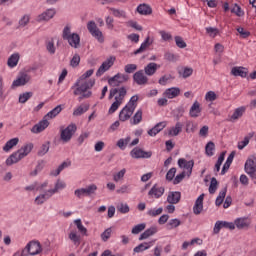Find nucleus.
Wrapping results in <instances>:
<instances>
[{"label": "nucleus", "instance_id": "473e14b6", "mask_svg": "<svg viewBox=\"0 0 256 256\" xmlns=\"http://www.w3.org/2000/svg\"><path fill=\"white\" fill-rule=\"evenodd\" d=\"M19 144V138H12L9 141L6 142V144L3 147V151H5L6 153L11 151V149H13V147H16V145Z\"/></svg>", "mask_w": 256, "mask_h": 256}, {"label": "nucleus", "instance_id": "9b49d317", "mask_svg": "<svg viewBox=\"0 0 256 256\" xmlns=\"http://www.w3.org/2000/svg\"><path fill=\"white\" fill-rule=\"evenodd\" d=\"M23 250L26 252V256L39 255L42 251L41 243H39V241H30Z\"/></svg>", "mask_w": 256, "mask_h": 256}, {"label": "nucleus", "instance_id": "a19ab883", "mask_svg": "<svg viewBox=\"0 0 256 256\" xmlns=\"http://www.w3.org/2000/svg\"><path fill=\"white\" fill-rule=\"evenodd\" d=\"M205 151L208 157H213V155H215V153L213 152L215 151V143H213L212 141L208 142L206 144Z\"/></svg>", "mask_w": 256, "mask_h": 256}, {"label": "nucleus", "instance_id": "79ce46f5", "mask_svg": "<svg viewBox=\"0 0 256 256\" xmlns=\"http://www.w3.org/2000/svg\"><path fill=\"white\" fill-rule=\"evenodd\" d=\"M150 247L151 246L147 242L141 243L134 248V253H143V251H147Z\"/></svg>", "mask_w": 256, "mask_h": 256}, {"label": "nucleus", "instance_id": "9d476101", "mask_svg": "<svg viewBox=\"0 0 256 256\" xmlns=\"http://www.w3.org/2000/svg\"><path fill=\"white\" fill-rule=\"evenodd\" d=\"M127 81H129V75L118 73L108 79V85H110V87H119V85L127 83Z\"/></svg>", "mask_w": 256, "mask_h": 256}, {"label": "nucleus", "instance_id": "e433bc0d", "mask_svg": "<svg viewBox=\"0 0 256 256\" xmlns=\"http://www.w3.org/2000/svg\"><path fill=\"white\" fill-rule=\"evenodd\" d=\"M67 167H71V161L63 162L58 166L55 172H51L50 175L57 177V175H60L61 171H63V169H67Z\"/></svg>", "mask_w": 256, "mask_h": 256}, {"label": "nucleus", "instance_id": "1a4fd4ad", "mask_svg": "<svg viewBox=\"0 0 256 256\" xmlns=\"http://www.w3.org/2000/svg\"><path fill=\"white\" fill-rule=\"evenodd\" d=\"M153 156V152L151 151H145L139 147H135L130 152V157L132 159H151Z\"/></svg>", "mask_w": 256, "mask_h": 256}, {"label": "nucleus", "instance_id": "8fccbe9b", "mask_svg": "<svg viewBox=\"0 0 256 256\" xmlns=\"http://www.w3.org/2000/svg\"><path fill=\"white\" fill-rule=\"evenodd\" d=\"M109 10L112 12V15L114 17H127V13H125L124 10H119V9H116V8H109Z\"/></svg>", "mask_w": 256, "mask_h": 256}, {"label": "nucleus", "instance_id": "bb28decb", "mask_svg": "<svg viewBox=\"0 0 256 256\" xmlns=\"http://www.w3.org/2000/svg\"><path fill=\"white\" fill-rule=\"evenodd\" d=\"M233 159H235V151H232L229 154V156H228V158H227L226 162L224 163L223 168L221 170V175H225L227 173V171H229V168L231 167V163H233Z\"/></svg>", "mask_w": 256, "mask_h": 256}, {"label": "nucleus", "instance_id": "4468645a", "mask_svg": "<svg viewBox=\"0 0 256 256\" xmlns=\"http://www.w3.org/2000/svg\"><path fill=\"white\" fill-rule=\"evenodd\" d=\"M133 81L137 85H147L149 83V78L145 75L143 70H139L134 73Z\"/></svg>", "mask_w": 256, "mask_h": 256}, {"label": "nucleus", "instance_id": "58836bf2", "mask_svg": "<svg viewBox=\"0 0 256 256\" xmlns=\"http://www.w3.org/2000/svg\"><path fill=\"white\" fill-rule=\"evenodd\" d=\"M243 113H245V107L237 108L231 116V121H237V119L243 117Z\"/></svg>", "mask_w": 256, "mask_h": 256}, {"label": "nucleus", "instance_id": "7ed1b4c3", "mask_svg": "<svg viewBox=\"0 0 256 256\" xmlns=\"http://www.w3.org/2000/svg\"><path fill=\"white\" fill-rule=\"evenodd\" d=\"M62 111H63L62 105L56 106L54 109L49 111L39 123H37L31 128V133H34V134L43 133V131H45L47 127H49V120L47 119H55V117H57V115H59V113H61Z\"/></svg>", "mask_w": 256, "mask_h": 256}, {"label": "nucleus", "instance_id": "3c124183", "mask_svg": "<svg viewBox=\"0 0 256 256\" xmlns=\"http://www.w3.org/2000/svg\"><path fill=\"white\" fill-rule=\"evenodd\" d=\"M145 227H146L145 223L137 224L132 228V231H131L132 235H139L141 231H144Z\"/></svg>", "mask_w": 256, "mask_h": 256}, {"label": "nucleus", "instance_id": "680f3d73", "mask_svg": "<svg viewBox=\"0 0 256 256\" xmlns=\"http://www.w3.org/2000/svg\"><path fill=\"white\" fill-rule=\"evenodd\" d=\"M171 79H173V76H171V74L164 75L159 79L158 83L159 85L165 86L167 85V83H169V81H171Z\"/></svg>", "mask_w": 256, "mask_h": 256}, {"label": "nucleus", "instance_id": "a878e982", "mask_svg": "<svg viewBox=\"0 0 256 256\" xmlns=\"http://www.w3.org/2000/svg\"><path fill=\"white\" fill-rule=\"evenodd\" d=\"M55 9L50 8L38 16V21H49L55 17Z\"/></svg>", "mask_w": 256, "mask_h": 256}, {"label": "nucleus", "instance_id": "423d86ee", "mask_svg": "<svg viewBox=\"0 0 256 256\" xmlns=\"http://www.w3.org/2000/svg\"><path fill=\"white\" fill-rule=\"evenodd\" d=\"M77 133V125L72 123L68 125L66 128L61 127L60 128V139L63 141V143H69L71 139H73V136Z\"/></svg>", "mask_w": 256, "mask_h": 256}, {"label": "nucleus", "instance_id": "bf43d9fd", "mask_svg": "<svg viewBox=\"0 0 256 256\" xmlns=\"http://www.w3.org/2000/svg\"><path fill=\"white\" fill-rule=\"evenodd\" d=\"M73 33H71V26L67 25L64 27L63 32H62V39L66 41V39L70 38Z\"/></svg>", "mask_w": 256, "mask_h": 256}, {"label": "nucleus", "instance_id": "b1692460", "mask_svg": "<svg viewBox=\"0 0 256 256\" xmlns=\"http://www.w3.org/2000/svg\"><path fill=\"white\" fill-rule=\"evenodd\" d=\"M181 201V192L175 191V192H169L167 196V202L171 205H177Z\"/></svg>", "mask_w": 256, "mask_h": 256}, {"label": "nucleus", "instance_id": "dca6fc26", "mask_svg": "<svg viewBox=\"0 0 256 256\" xmlns=\"http://www.w3.org/2000/svg\"><path fill=\"white\" fill-rule=\"evenodd\" d=\"M133 113H135V110L133 108L126 106L120 111L119 120L122 122L129 121V119H131Z\"/></svg>", "mask_w": 256, "mask_h": 256}, {"label": "nucleus", "instance_id": "393cba45", "mask_svg": "<svg viewBox=\"0 0 256 256\" xmlns=\"http://www.w3.org/2000/svg\"><path fill=\"white\" fill-rule=\"evenodd\" d=\"M165 127H167V123L159 122L152 129H150L148 131V135L150 137H155V135H157V133H161V131H163V129H165Z\"/></svg>", "mask_w": 256, "mask_h": 256}, {"label": "nucleus", "instance_id": "4be33fe9", "mask_svg": "<svg viewBox=\"0 0 256 256\" xmlns=\"http://www.w3.org/2000/svg\"><path fill=\"white\" fill-rule=\"evenodd\" d=\"M205 197V194H201L197 200L195 201L194 207H193V213L194 215H201L203 211V199Z\"/></svg>", "mask_w": 256, "mask_h": 256}, {"label": "nucleus", "instance_id": "4c0bfd02", "mask_svg": "<svg viewBox=\"0 0 256 256\" xmlns=\"http://www.w3.org/2000/svg\"><path fill=\"white\" fill-rule=\"evenodd\" d=\"M86 111H89V104L80 105L77 109L74 110L73 115L75 117H79L83 115V113H86Z\"/></svg>", "mask_w": 256, "mask_h": 256}, {"label": "nucleus", "instance_id": "7c9ffc66", "mask_svg": "<svg viewBox=\"0 0 256 256\" xmlns=\"http://www.w3.org/2000/svg\"><path fill=\"white\" fill-rule=\"evenodd\" d=\"M153 42L151 41V38L148 36L145 41L141 44L140 48H138L136 51H134V55H139V53H144V51H147L148 47H151V44Z\"/></svg>", "mask_w": 256, "mask_h": 256}, {"label": "nucleus", "instance_id": "69168bd1", "mask_svg": "<svg viewBox=\"0 0 256 256\" xmlns=\"http://www.w3.org/2000/svg\"><path fill=\"white\" fill-rule=\"evenodd\" d=\"M30 17L29 15H24L18 22L19 27H27V25L29 24L30 21Z\"/></svg>", "mask_w": 256, "mask_h": 256}, {"label": "nucleus", "instance_id": "2f4dec72", "mask_svg": "<svg viewBox=\"0 0 256 256\" xmlns=\"http://www.w3.org/2000/svg\"><path fill=\"white\" fill-rule=\"evenodd\" d=\"M155 233H157V227L148 228L140 235L139 241L149 239V237H152V235H155Z\"/></svg>", "mask_w": 256, "mask_h": 256}, {"label": "nucleus", "instance_id": "f257e3e1", "mask_svg": "<svg viewBox=\"0 0 256 256\" xmlns=\"http://www.w3.org/2000/svg\"><path fill=\"white\" fill-rule=\"evenodd\" d=\"M93 73V69L87 70L74 84V87H76V89L74 90V95H80L78 101H83V99H89V97L93 95V93L89 91V89H91L93 85H95V80L90 79L89 81H87V79H89V77H91Z\"/></svg>", "mask_w": 256, "mask_h": 256}, {"label": "nucleus", "instance_id": "5701e85b", "mask_svg": "<svg viewBox=\"0 0 256 256\" xmlns=\"http://www.w3.org/2000/svg\"><path fill=\"white\" fill-rule=\"evenodd\" d=\"M159 65L155 62H150L148 65H146L144 67V72L145 75H147L148 77H153V75H155V73H157V69H159Z\"/></svg>", "mask_w": 256, "mask_h": 256}, {"label": "nucleus", "instance_id": "e2e57ef3", "mask_svg": "<svg viewBox=\"0 0 256 256\" xmlns=\"http://www.w3.org/2000/svg\"><path fill=\"white\" fill-rule=\"evenodd\" d=\"M59 189H65V184L63 182H61L60 180H58L56 182L54 189H50L49 191L52 192V195H55V193H57V191H59Z\"/></svg>", "mask_w": 256, "mask_h": 256}, {"label": "nucleus", "instance_id": "412c9836", "mask_svg": "<svg viewBox=\"0 0 256 256\" xmlns=\"http://www.w3.org/2000/svg\"><path fill=\"white\" fill-rule=\"evenodd\" d=\"M163 95L167 97V99H175V97L181 95V89L179 87L168 88L164 91Z\"/></svg>", "mask_w": 256, "mask_h": 256}, {"label": "nucleus", "instance_id": "aec40b11", "mask_svg": "<svg viewBox=\"0 0 256 256\" xmlns=\"http://www.w3.org/2000/svg\"><path fill=\"white\" fill-rule=\"evenodd\" d=\"M201 111V103L196 100L190 108L189 115L190 117L197 119V117L201 115Z\"/></svg>", "mask_w": 256, "mask_h": 256}, {"label": "nucleus", "instance_id": "09e8293b", "mask_svg": "<svg viewBox=\"0 0 256 256\" xmlns=\"http://www.w3.org/2000/svg\"><path fill=\"white\" fill-rule=\"evenodd\" d=\"M33 97V92H26L23 94H20L19 96V103H27L29 99Z\"/></svg>", "mask_w": 256, "mask_h": 256}, {"label": "nucleus", "instance_id": "338daca9", "mask_svg": "<svg viewBox=\"0 0 256 256\" xmlns=\"http://www.w3.org/2000/svg\"><path fill=\"white\" fill-rule=\"evenodd\" d=\"M206 32L210 37H217L219 35V29L214 27H207Z\"/></svg>", "mask_w": 256, "mask_h": 256}, {"label": "nucleus", "instance_id": "774afa93", "mask_svg": "<svg viewBox=\"0 0 256 256\" xmlns=\"http://www.w3.org/2000/svg\"><path fill=\"white\" fill-rule=\"evenodd\" d=\"M136 69H137V64H127L124 67L125 73H135Z\"/></svg>", "mask_w": 256, "mask_h": 256}, {"label": "nucleus", "instance_id": "ea45409f", "mask_svg": "<svg viewBox=\"0 0 256 256\" xmlns=\"http://www.w3.org/2000/svg\"><path fill=\"white\" fill-rule=\"evenodd\" d=\"M141 121H143V110H138L132 118V125H139Z\"/></svg>", "mask_w": 256, "mask_h": 256}, {"label": "nucleus", "instance_id": "72a5a7b5", "mask_svg": "<svg viewBox=\"0 0 256 256\" xmlns=\"http://www.w3.org/2000/svg\"><path fill=\"white\" fill-rule=\"evenodd\" d=\"M19 59H20L19 53L12 54L7 61L8 67L10 68L17 67V64L19 63Z\"/></svg>", "mask_w": 256, "mask_h": 256}, {"label": "nucleus", "instance_id": "f704fd0d", "mask_svg": "<svg viewBox=\"0 0 256 256\" xmlns=\"http://www.w3.org/2000/svg\"><path fill=\"white\" fill-rule=\"evenodd\" d=\"M227 195V187H224L220 192L219 195L216 198V206L220 207V205H223V201H225V197Z\"/></svg>", "mask_w": 256, "mask_h": 256}, {"label": "nucleus", "instance_id": "052dcab7", "mask_svg": "<svg viewBox=\"0 0 256 256\" xmlns=\"http://www.w3.org/2000/svg\"><path fill=\"white\" fill-rule=\"evenodd\" d=\"M125 173H127L126 169H122L120 170L117 174L113 175V180L118 183V181H121V179H123V177H125Z\"/></svg>", "mask_w": 256, "mask_h": 256}, {"label": "nucleus", "instance_id": "5fc2aeb1", "mask_svg": "<svg viewBox=\"0 0 256 256\" xmlns=\"http://www.w3.org/2000/svg\"><path fill=\"white\" fill-rule=\"evenodd\" d=\"M111 233H113V230H111V228H107L101 235V239L102 241H104V243H106V241H109V239H111Z\"/></svg>", "mask_w": 256, "mask_h": 256}, {"label": "nucleus", "instance_id": "a211bd4d", "mask_svg": "<svg viewBox=\"0 0 256 256\" xmlns=\"http://www.w3.org/2000/svg\"><path fill=\"white\" fill-rule=\"evenodd\" d=\"M66 41H68L70 47H73L74 49H79V47H81V37L77 33H72Z\"/></svg>", "mask_w": 256, "mask_h": 256}, {"label": "nucleus", "instance_id": "0e129e2a", "mask_svg": "<svg viewBox=\"0 0 256 256\" xmlns=\"http://www.w3.org/2000/svg\"><path fill=\"white\" fill-rule=\"evenodd\" d=\"M206 101H217V94L215 91H208L205 95Z\"/></svg>", "mask_w": 256, "mask_h": 256}, {"label": "nucleus", "instance_id": "603ef678", "mask_svg": "<svg viewBox=\"0 0 256 256\" xmlns=\"http://www.w3.org/2000/svg\"><path fill=\"white\" fill-rule=\"evenodd\" d=\"M231 13H234L237 15V17H243L245 15V12L241 9V6L234 4V6L231 8Z\"/></svg>", "mask_w": 256, "mask_h": 256}, {"label": "nucleus", "instance_id": "c9c22d12", "mask_svg": "<svg viewBox=\"0 0 256 256\" xmlns=\"http://www.w3.org/2000/svg\"><path fill=\"white\" fill-rule=\"evenodd\" d=\"M183 131V123L177 122L175 127H172L169 131V135H173L174 137H177Z\"/></svg>", "mask_w": 256, "mask_h": 256}, {"label": "nucleus", "instance_id": "f03ea898", "mask_svg": "<svg viewBox=\"0 0 256 256\" xmlns=\"http://www.w3.org/2000/svg\"><path fill=\"white\" fill-rule=\"evenodd\" d=\"M126 96L127 88H125V86L110 89L108 99L111 100L113 97H115V101L112 103L108 110L109 115H113V113H115V111H117V109L123 105V101Z\"/></svg>", "mask_w": 256, "mask_h": 256}, {"label": "nucleus", "instance_id": "c85d7f7f", "mask_svg": "<svg viewBox=\"0 0 256 256\" xmlns=\"http://www.w3.org/2000/svg\"><path fill=\"white\" fill-rule=\"evenodd\" d=\"M137 12L140 15H151L153 13V8H151L149 4L143 3L137 7Z\"/></svg>", "mask_w": 256, "mask_h": 256}, {"label": "nucleus", "instance_id": "6e6d98bb", "mask_svg": "<svg viewBox=\"0 0 256 256\" xmlns=\"http://www.w3.org/2000/svg\"><path fill=\"white\" fill-rule=\"evenodd\" d=\"M175 43L177 45V47H179V49H185V47H187V43L185 42V40H183V38L181 36H175Z\"/></svg>", "mask_w": 256, "mask_h": 256}, {"label": "nucleus", "instance_id": "13d9d810", "mask_svg": "<svg viewBox=\"0 0 256 256\" xmlns=\"http://www.w3.org/2000/svg\"><path fill=\"white\" fill-rule=\"evenodd\" d=\"M79 63H81V56L79 54H75L72 59L70 60V65L75 68L79 67Z\"/></svg>", "mask_w": 256, "mask_h": 256}, {"label": "nucleus", "instance_id": "f3484780", "mask_svg": "<svg viewBox=\"0 0 256 256\" xmlns=\"http://www.w3.org/2000/svg\"><path fill=\"white\" fill-rule=\"evenodd\" d=\"M231 75L234 77H242V79H245L247 75H249V70L243 66H235L231 69Z\"/></svg>", "mask_w": 256, "mask_h": 256}, {"label": "nucleus", "instance_id": "0eeeda50", "mask_svg": "<svg viewBox=\"0 0 256 256\" xmlns=\"http://www.w3.org/2000/svg\"><path fill=\"white\" fill-rule=\"evenodd\" d=\"M87 29L89 33L92 35V37H95L99 43H103L105 41V38L103 37V32L97 27V23L95 21H89L87 23Z\"/></svg>", "mask_w": 256, "mask_h": 256}, {"label": "nucleus", "instance_id": "de8ad7c7", "mask_svg": "<svg viewBox=\"0 0 256 256\" xmlns=\"http://www.w3.org/2000/svg\"><path fill=\"white\" fill-rule=\"evenodd\" d=\"M251 137H253V134H250V136H246L243 141L238 143V149L241 151L245 149L249 145V141H251Z\"/></svg>", "mask_w": 256, "mask_h": 256}, {"label": "nucleus", "instance_id": "c756f323", "mask_svg": "<svg viewBox=\"0 0 256 256\" xmlns=\"http://www.w3.org/2000/svg\"><path fill=\"white\" fill-rule=\"evenodd\" d=\"M234 225H236L237 229H249L251 222L247 218H237L234 221Z\"/></svg>", "mask_w": 256, "mask_h": 256}, {"label": "nucleus", "instance_id": "49530a36", "mask_svg": "<svg viewBox=\"0 0 256 256\" xmlns=\"http://www.w3.org/2000/svg\"><path fill=\"white\" fill-rule=\"evenodd\" d=\"M46 49L48 53H50V55H55L56 48L55 41L53 40V38L46 43Z\"/></svg>", "mask_w": 256, "mask_h": 256}, {"label": "nucleus", "instance_id": "6ab92c4d", "mask_svg": "<svg viewBox=\"0 0 256 256\" xmlns=\"http://www.w3.org/2000/svg\"><path fill=\"white\" fill-rule=\"evenodd\" d=\"M163 193H165V187H158L157 184H155L148 192V195L149 197H154V199H159L163 196Z\"/></svg>", "mask_w": 256, "mask_h": 256}, {"label": "nucleus", "instance_id": "cd10ccee", "mask_svg": "<svg viewBox=\"0 0 256 256\" xmlns=\"http://www.w3.org/2000/svg\"><path fill=\"white\" fill-rule=\"evenodd\" d=\"M53 197V194L50 190L46 191L44 194H40L35 198V203L36 205H43L47 199H51Z\"/></svg>", "mask_w": 256, "mask_h": 256}, {"label": "nucleus", "instance_id": "f8f14e48", "mask_svg": "<svg viewBox=\"0 0 256 256\" xmlns=\"http://www.w3.org/2000/svg\"><path fill=\"white\" fill-rule=\"evenodd\" d=\"M115 56H110L109 58H107L102 65L98 68L97 72H96V77H101V75H103V73L109 71L110 67H113V65H115Z\"/></svg>", "mask_w": 256, "mask_h": 256}, {"label": "nucleus", "instance_id": "37998d69", "mask_svg": "<svg viewBox=\"0 0 256 256\" xmlns=\"http://www.w3.org/2000/svg\"><path fill=\"white\" fill-rule=\"evenodd\" d=\"M218 185H219V182H217V178L215 177L211 178L210 186H209L210 195L215 194V191H217Z\"/></svg>", "mask_w": 256, "mask_h": 256}, {"label": "nucleus", "instance_id": "6e6552de", "mask_svg": "<svg viewBox=\"0 0 256 256\" xmlns=\"http://www.w3.org/2000/svg\"><path fill=\"white\" fill-rule=\"evenodd\" d=\"M96 192H97V185L91 184L86 188L75 190L74 194L76 195V197L81 199V197H93V195H95Z\"/></svg>", "mask_w": 256, "mask_h": 256}, {"label": "nucleus", "instance_id": "ddd939ff", "mask_svg": "<svg viewBox=\"0 0 256 256\" xmlns=\"http://www.w3.org/2000/svg\"><path fill=\"white\" fill-rule=\"evenodd\" d=\"M178 166L180 167V169H185L186 175L188 177H191V174L193 173V167H195V161H187V159L185 158H180L178 160Z\"/></svg>", "mask_w": 256, "mask_h": 256}, {"label": "nucleus", "instance_id": "c03bdc74", "mask_svg": "<svg viewBox=\"0 0 256 256\" xmlns=\"http://www.w3.org/2000/svg\"><path fill=\"white\" fill-rule=\"evenodd\" d=\"M74 224L76 225L78 231H80L82 233V235L87 236V228H85V226H83L81 219L74 220Z\"/></svg>", "mask_w": 256, "mask_h": 256}, {"label": "nucleus", "instance_id": "864d4df0", "mask_svg": "<svg viewBox=\"0 0 256 256\" xmlns=\"http://www.w3.org/2000/svg\"><path fill=\"white\" fill-rule=\"evenodd\" d=\"M179 225H181V220L177 218L171 219L167 224L168 229H177Z\"/></svg>", "mask_w": 256, "mask_h": 256}, {"label": "nucleus", "instance_id": "39448f33", "mask_svg": "<svg viewBox=\"0 0 256 256\" xmlns=\"http://www.w3.org/2000/svg\"><path fill=\"white\" fill-rule=\"evenodd\" d=\"M244 171L251 177L252 181L256 183V154L248 157L244 165Z\"/></svg>", "mask_w": 256, "mask_h": 256}, {"label": "nucleus", "instance_id": "2eb2a0df", "mask_svg": "<svg viewBox=\"0 0 256 256\" xmlns=\"http://www.w3.org/2000/svg\"><path fill=\"white\" fill-rule=\"evenodd\" d=\"M31 81V76L27 73H22L20 77L13 81L11 88L15 89V87H23V85H27Z\"/></svg>", "mask_w": 256, "mask_h": 256}, {"label": "nucleus", "instance_id": "a18cd8bd", "mask_svg": "<svg viewBox=\"0 0 256 256\" xmlns=\"http://www.w3.org/2000/svg\"><path fill=\"white\" fill-rule=\"evenodd\" d=\"M137 101H139V96H132L126 107H129L130 109H133L135 111V109H137Z\"/></svg>", "mask_w": 256, "mask_h": 256}, {"label": "nucleus", "instance_id": "20e7f679", "mask_svg": "<svg viewBox=\"0 0 256 256\" xmlns=\"http://www.w3.org/2000/svg\"><path fill=\"white\" fill-rule=\"evenodd\" d=\"M31 151H33V143L24 145L18 151L12 153L6 159L7 167H11V165H15V163H19V161H21V159H24V157H27L31 153Z\"/></svg>", "mask_w": 256, "mask_h": 256}, {"label": "nucleus", "instance_id": "4d7b16f0", "mask_svg": "<svg viewBox=\"0 0 256 256\" xmlns=\"http://www.w3.org/2000/svg\"><path fill=\"white\" fill-rule=\"evenodd\" d=\"M69 239L74 242V245H80L81 243V236L77 235L75 232L69 234Z\"/></svg>", "mask_w": 256, "mask_h": 256}]
</instances>
